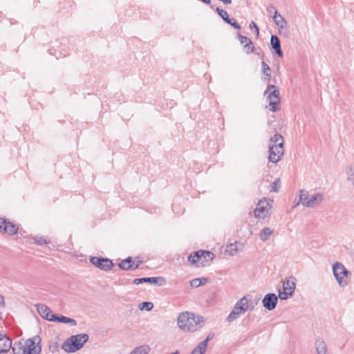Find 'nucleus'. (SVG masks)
<instances>
[{"label": "nucleus", "instance_id": "1", "mask_svg": "<svg viewBox=\"0 0 354 354\" xmlns=\"http://www.w3.org/2000/svg\"><path fill=\"white\" fill-rule=\"evenodd\" d=\"M204 324L203 317L188 311L180 313L177 319L178 326L184 332H195L203 328Z\"/></svg>", "mask_w": 354, "mask_h": 354}, {"label": "nucleus", "instance_id": "2", "mask_svg": "<svg viewBox=\"0 0 354 354\" xmlns=\"http://www.w3.org/2000/svg\"><path fill=\"white\" fill-rule=\"evenodd\" d=\"M259 301L256 299L252 301V297L250 295H246L241 298L234 306L232 311L227 317V321L230 323L237 319L242 314H244L247 310L252 311Z\"/></svg>", "mask_w": 354, "mask_h": 354}, {"label": "nucleus", "instance_id": "3", "mask_svg": "<svg viewBox=\"0 0 354 354\" xmlns=\"http://www.w3.org/2000/svg\"><path fill=\"white\" fill-rule=\"evenodd\" d=\"M41 339L36 335L32 338L15 342L11 348L14 354H39L41 351L40 346Z\"/></svg>", "mask_w": 354, "mask_h": 354}, {"label": "nucleus", "instance_id": "4", "mask_svg": "<svg viewBox=\"0 0 354 354\" xmlns=\"http://www.w3.org/2000/svg\"><path fill=\"white\" fill-rule=\"evenodd\" d=\"M283 138L281 134L276 133L270 139L269 161L273 163L278 162L283 156Z\"/></svg>", "mask_w": 354, "mask_h": 354}, {"label": "nucleus", "instance_id": "5", "mask_svg": "<svg viewBox=\"0 0 354 354\" xmlns=\"http://www.w3.org/2000/svg\"><path fill=\"white\" fill-rule=\"evenodd\" d=\"M88 336L86 334H78L72 335L62 344V348L68 353H73L81 349L88 341Z\"/></svg>", "mask_w": 354, "mask_h": 354}, {"label": "nucleus", "instance_id": "6", "mask_svg": "<svg viewBox=\"0 0 354 354\" xmlns=\"http://www.w3.org/2000/svg\"><path fill=\"white\" fill-rule=\"evenodd\" d=\"M333 272L340 287H345L348 284V281L346 278H347L351 273L342 263L335 262L333 264Z\"/></svg>", "mask_w": 354, "mask_h": 354}, {"label": "nucleus", "instance_id": "7", "mask_svg": "<svg viewBox=\"0 0 354 354\" xmlns=\"http://www.w3.org/2000/svg\"><path fill=\"white\" fill-rule=\"evenodd\" d=\"M264 94L269 101V110L272 112L276 111L277 110V105L280 102L279 90L274 85L270 84Z\"/></svg>", "mask_w": 354, "mask_h": 354}, {"label": "nucleus", "instance_id": "8", "mask_svg": "<svg viewBox=\"0 0 354 354\" xmlns=\"http://www.w3.org/2000/svg\"><path fill=\"white\" fill-rule=\"evenodd\" d=\"M214 254L209 251L199 250L191 253L188 257V260L193 265L197 263L204 264L205 262L212 261L214 259Z\"/></svg>", "mask_w": 354, "mask_h": 354}, {"label": "nucleus", "instance_id": "9", "mask_svg": "<svg viewBox=\"0 0 354 354\" xmlns=\"http://www.w3.org/2000/svg\"><path fill=\"white\" fill-rule=\"evenodd\" d=\"M271 203L272 201H268L266 198L260 200L254 211V215L256 218H264L269 214Z\"/></svg>", "mask_w": 354, "mask_h": 354}, {"label": "nucleus", "instance_id": "10", "mask_svg": "<svg viewBox=\"0 0 354 354\" xmlns=\"http://www.w3.org/2000/svg\"><path fill=\"white\" fill-rule=\"evenodd\" d=\"M90 261L93 265L104 271L110 270L113 266L112 261L106 258L93 257L90 259Z\"/></svg>", "mask_w": 354, "mask_h": 354}, {"label": "nucleus", "instance_id": "11", "mask_svg": "<svg viewBox=\"0 0 354 354\" xmlns=\"http://www.w3.org/2000/svg\"><path fill=\"white\" fill-rule=\"evenodd\" d=\"M275 25L279 28V34L286 35L288 32L287 21L277 10L272 17Z\"/></svg>", "mask_w": 354, "mask_h": 354}, {"label": "nucleus", "instance_id": "12", "mask_svg": "<svg viewBox=\"0 0 354 354\" xmlns=\"http://www.w3.org/2000/svg\"><path fill=\"white\" fill-rule=\"evenodd\" d=\"M133 282L136 285L142 283H149L151 285H158L160 286H162L166 283L165 279L162 277L136 278Z\"/></svg>", "mask_w": 354, "mask_h": 354}, {"label": "nucleus", "instance_id": "13", "mask_svg": "<svg viewBox=\"0 0 354 354\" xmlns=\"http://www.w3.org/2000/svg\"><path fill=\"white\" fill-rule=\"evenodd\" d=\"M278 297L274 293H268L265 295L262 300L263 306L268 310H272L276 308Z\"/></svg>", "mask_w": 354, "mask_h": 354}, {"label": "nucleus", "instance_id": "14", "mask_svg": "<svg viewBox=\"0 0 354 354\" xmlns=\"http://www.w3.org/2000/svg\"><path fill=\"white\" fill-rule=\"evenodd\" d=\"M36 308L38 313L41 317L46 319V320L52 322L51 318L52 317H55V315L52 313L50 308L43 304H39L36 305Z\"/></svg>", "mask_w": 354, "mask_h": 354}, {"label": "nucleus", "instance_id": "15", "mask_svg": "<svg viewBox=\"0 0 354 354\" xmlns=\"http://www.w3.org/2000/svg\"><path fill=\"white\" fill-rule=\"evenodd\" d=\"M216 11L227 24L231 25L236 29L241 28L240 25L236 21H235V20L233 18L229 17V15L225 10H223L219 8H216Z\"/></svg>", "mask_w": 354, "mask_h": 354}, {"label": "nucleus", "instance_id": "16", "mask_svg": "<svg viewBox=\"0 0 354 354\" xmlns=\"http://www.w3.org/2000/svg\"><path fill=\"white\" fill-rule=\"evenodd\" d=\"M315 354H328L327 344L324 339L320 337L315 339L314 342Z\"/></svg>", "mask_w": 354, "mask_h": 354}, {"label": "nucleus", "instance_id": "17", "mask_svg": "<svg viewBox=\"0 0 354 354\" xmlns=\"http://www.w3.org/2000/svg\"><path fill=\"white\" fill-rule=\"evenodd\" d=\"M12 346V340L6 335L0 334V353H8Z\"/></svg>", "mask_w": 354, "mask_h": 354}, {"label": "nucleus", "instance_id": "18", "mask_svg": "<svg viewBox=\"0 0 354 354\" xmlns=\"http://www.w3.org/2000/svg\"><path fill=\"white\" fill-rule=\"evenodd\" d=\"M323 201V194L318 193L310 196L309 201L305 202V207H314L319 205Z\"/></svg>", "mask_w": 354, "mask_h": 354}, {"label": "nucleus", "instance_id": "19", "mask_svg": "<svg viewBox=\"0 0 354 354\" xmlns=\"http://www.w3.org/2000/svg\"><path fill=\"white\" fill-rule=\"evenodd\" d=\"M240 42L244 45V49L246 53L249 54L254 51V46L252 41L247 37L238 34Z\"/></svg>", "mask_w": 354, "mask_h": 354}, {"label": "nucleus", "instance_id": "20", "mask_svg": "<svg viewBox=\"0 0 354 354\" xmlns=\"http://www.w3.org/2000/svg\"><path fill=\"white\" fill-rule=\"evenodd\" d=\"M295 278L291 277L283 281V288L284 290L288 291L289 295H293L295 290Z\"/></svg>", "mask_w": 354, "mask_h": 354}, {"label": "nucleus", "instance_id": "21", "mask_svg": "<svg viewBox=\"0 0 354 354\" xmlns=\"http://www.w3.org/2000/svg\"><path fill=\"white\" fill-rule=\"evenodd\" d=\"M270 44L272 48L275 50V53L280 57L283 56V51L281 48L280 40L276 35H272L270 37Z\"/></svg>", "mask_w": 354, "mask_h": 354}, {"label": "nucleus", "instance_id": "22", "mask_svg": "<svg viewBox=\"0 0 354 354\" xmlns=\"http://www.w3.org/2000/svg\"><path fill=\"white\" fill-rule=\"evenodd\" d=\"M119 267L121 269L124 270H133V269H136L139 267V263L136 264L134 266V262H133L132 259L131 257H128V258L122 260L119 263Z\"/></svg>", "mask_w": 354, "mask_h": 354}, {"label": "nucleus", "instance_id": "23", "mask_svg": "<svg viewBox=\"0 0 354 354\" xmlns=\"http://www.w3.org/2000/svg\"><path fill=\"white\" fill-rule=\"evenodd\" d=\"M243 250V245L239 243H233L227 245L226 252L230 256H234Z\"/></svg>", "mask_w": 354, "mask_h": 354}, {"label": "nucleus", "instance_id": "24", "mask_svg": "<svg viewBox=\"0 0 354 354\" xmlns=\"http://www.w3.org/2000/svg\"><path fill=\"white\" fill-rule=\"evenodd\" d=\"M51 320L52 322H58L64 324H68L71 326L77 325V322L75 319L65 317L64 315L57 316L55 315V317H52Z\"/></svg>", "mask_w": 354, "mask_h": 354}, {"label": "nucleus", "instance_id": "25", "mask_svg": "<svg viewBox=\"0 0 354 354\" xmlns=\"http://www.w3.org/2000/svg\"><path fill=\"white\" fill-rule=\"evenodd\" d=\"M308 192L306 189H301L299 191V199L297 201V203L294 205V207L298 206L300 203H301L305 207V202H308L310 198Z\"/></svg>", "mask_w": 354, "mask_h": 354}, {"label": "nucleus", "instance_id": "26", "mask_svg": "<svg viewBox=\"0 0 354 354\" xmlns=\"http://www.w3.org/2000/svg\"><path fill=\"white\" fill-rule=\"evenodd\" d=\"M274 231L270 227H264L259 234L260 239L265 242L273 234Z\"/></svg>", "mask_w": 354, "mask_h": 354}, {"label": "nucleus", "instance_id": "27", "mask_svg": "<svg viewBox=\"0 0 354 354\" xmlns=\"http://www.w3.org/2000/svg\"><path fill=\"white\" fill-rule=\"evenodd\" d=\"M261 67L263 75V80L269 82L271 78V69L270 66L265 62H262Z\"/></svg>", "mask_w": 354, "mask_h": 354}, {"label": "nucleus", "instance_id": "28", "mask_svg": "<svg viewBox=\"0 0 354 354\" xmlns=\"http://www.w3.org/2000/svg\"><path fill=\"white\" fill-rule=\"evenodd\" d=\"M149 351L147 345H142L135 348L129 354H148Z\"/></svg>", "mask_w": 354, "mask_h": 354}, {"label": "nucleus", "instance_id": "29", "mask_svg": "<svg viewBox=\"0 0 354 354\" xmlns=\"http://www.w3.org/2000/svg\"><path fill=\"white\" fill-rule=\"evenodd\" d=\"M3 231L6 233L11 235V234H14L17 232V227H16L15 225L6 221L5 226L3 227Z\"/></svg>", "mask_w": 354, "mask_h": 354}, {"label": "nucleus", "instance_id": "30", "mask_svg": "<svg viewBox=\"0 0 354 354\" xmlns=\"http://www.w3.org/2000/svg\"><path fill=\"white\" fill-rule=\"evenodd\" d=\"M346 180L354 186V166L346 169Z\"/></svg>", "mask_w": 354, "mask_h": 354}, {"label": "nucleus", "instance_id": "31", "mask_svg": "<svg viewBox=\"0 0 354 354\" xmlns=\"http://www.w3.org/2000/svg\"><path fill=\"white\" fill-rule=\"evenodd\" d=\"M207 281V279L206 278L202 277V278H196L190 281V286L192 288H198L202 285H204Z\"/></svg>", "mask_w": 354, "mask_h": 354}, {"label": "nucleus", "instance_id": "32", "mask_svg": "<svg viewBox=\"0 0 354 354\" xmlns=\"http://www.w3.org/2000/svg\"><path fill=\"white\" fill-rule=\"evenodd\" d=\"M32 239L35 243L39 245L48 244L50 242V239L46 236H37L34 237Z\"/></svg>", "mask_w": 354, "mask_h": 354}, {"label": "nucleus", "instance_id": "33", "mask_svg": "<svg viewBox=\"0 0 354 354\" xmlns=\"http://www.w3.org/2000/svg\"><path fill=\"white\" fill-rule=\"evenodd\" d=\"M207 348L200 343L193 349L190 354H205Z\"/></svg>", "mask_w": 354, "mask_h": 354}, {"label": "nucleus", "instance_id": "34", "mask_svg": "<svg viewBox=\"0 0 354 354\" xmlns=\"http://www.w3.org/2000/svg\"><path fill=\"white\" fill-rule=\"evenodd\" d=\"M153 303L149 301L142 302V304H140V308L141 310L145 309L147 310H150L153 308Z\"/></svg>", "mask_w": 354, "mask_h": 354}, {"label": "nucleus", "instance_id": "35", "mask_svg": "<svg viewBox=\"0 0 354 354\" xmlns=\"http://www.w3.org/2000/svg\"><path fill=\"white\" fill-rule=\"evenodd\" d=\"M280 186V180L277 179L275 181H274L270 187V192H277L279 187Z\"/></svg>", "mask_w": 354, "mask_h": 354}, {"label": "nucleus", "instance_id": "36", "mask_svg": "<svg viewBox=\"0 0 354 354\" xmlns=\"http://www.w3.org/2000/svg\"><path fill=\"white\" fill-rule=\"evenodd\" d=\"M292 295H289L288 291L283 290V291H279V298L281 300H286Z\"/></svg>", "mask_w": 354, "mask_h": 354}, {"label": "nucleus", "instance_id": "37", "mask_svg": "<svg viewBox=\"0 0 354 354\" xmlns=\"http://www.w3.org/2000/svg\"><path fill=\"white\" fill-rule=\"evenodd\" d=\"M213 337H214V334L209 333L207 335V337L205 338V339L201 342L200 344H202L204 347H205L207 348L208 342L210 341L211 339H212Z\"/></svg>", "mask_w": 354, "mask_h": 354}, {"label": "nucleus", "instance_id": "38", "mask_svg": "<svg viewBox=\"0 0 354 354\" xmlns=\"http://www.w3.org/2000/svg\"><path fill=\"white\" fill-rule=\"evenodd\" d=\"M252 28H255V32H256L257 36L258 37L259 36V28H258L257 24L254 21H252L250 24V28L252 29Z\"/></svg>", "mask_w": 354, "mask_h": 354}, {"label": "nucleus", "instance_id": "39", "mask_svg": "<svg viewBox=\"0 0 354 354\" xmlns=\"http://www.w3.org/2000/svg\"><path fill=\"white\" fill-rule=\"evenodd\" d=\"M6 223V220L0 218V229L3 230Z\"/></svg>", "mask_w": 354, "mask_h": 354}, {"label": "nucleus", "instance_id": "40", "mask_svg": "<svg viewBox=\"0 0 354 354\" xmlns=\"http://www.w3.org/2000/svg\"><path fill=\"white\" fill-rule=\"evenodd\" d=\"M274 10L275 8L273 6H270L268 8V11L270 12H274Z\"/></svg>", "mask_w": 354, "mask_h": 354}, {"label": "nucleus", "instance_id": "41", "mask_svg": "<svg viewBox=\"0 0 354 354\" xmlns=\"http://www.w3.org/2000/svg\"><path fill=\"white\" fill-rule=\"evenodd\" d=\"M3 301H4L3 297L0 295V301L3 302Z\"/></svg>", "mask_w": 354, "mask_h": 354}, {"label": "nucleus", "instance_id": "42", "mask_svg": "<svg viewBox=\"0 0 354 354\" xmlns=\"http://www.w3.org/2000/svg\"><path fill=\"white\" fill-rule=\"evenodd\" d=\"M133 262H134V266H135L136 264H138V263H139V265H140V264L141 263V261H137V262H136V261H133Z\"/></svg>", "mask_w": 354, "mask_h": 354}, {"label": "nucleus", "instance_id": "43", "mask_svg": "<svg viewBox=\"0 0 354 354\" xmlns=\"http://www.w3.org/2000/svg\"><path fill=\"white\" fill-rule=\"evenodd\" d=\"M171 354H180L179 351H176L174 353H171Z\"/></svg>", "mask_w": 354, "mask_h": 354}]
</instances>
